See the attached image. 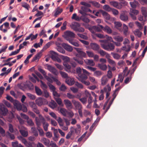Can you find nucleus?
I'll list each match as a JSON object with an SVG mask.
<instances>
[{
  "instance_id": "1",
  "label": "nucleus",
  "mask_w": 147,
  "mask_h": 147,
  "mask_svg": "<svg viewBox=\"0 0 147 147\" xmlns=\"http://www.w3.org/2000/svg\"><path fill=\"white\" fill-rule=\"evenodd\" d=\"M100 42L102 43L101 44L102 47L105 50L109 51H113L115 49V46L113 44L109 43L106 40H101Z\"/></svg>"
},
{
  "instance_id": "2",
  "label": "nucleus",
  "mask_w": 147,
  "mask_h": 147,
  "mask_svg": "<svg viewBox=\"0 0 147 147\" xmlns=\"http://www.w3.org/2000/svg\"><path fill=\"white\" fill-rule=\"evenodd\" d=\"M77 73L78 74V77L77 78L78 80L80 78H83L84 79L86 78V75H89V73L86 70L82 68L81 69L80 67H78L76 69Z\"/></svg>"
},
{
  "instance_id": "3",
  "label": "nucleus",
  "mask_w": 147,
  "mask_h": 147,
  "mask_svg": "<svg viewBox=\"0 0 147 147\" xmlns=\"http://www.w3.org/2000/svg\"><path fill=\"white\" fill-rule=\"evenodd\" d=\"M5 130L0 126V133L3 136H5L7 138H10L11 140H13L14 139L15 136L13 134L10 133L8 131L6 132V134H5Z\"/></svg>"
},
{
  "instance_id": "4",
  "label": "nucleus",
  "mask_w": 147,
  "mask_h": 147,
  "mask_svg": "<svg viewBox=\"0 0 147 147\" xmlns=\"http://www.w3.org/2000/svg\"><path fill=\"white\" fill-rule=\"evenodd\" d=\"M72 102L77 109L78 110V113L80 116L82 117L83 116L82 109V106L80 103L78 101H77L75 100H73Z\"/></svg>"
},
{
  "instance_id": "5",
  "label": "nucleus",
  "mask_w": 147,
  "mask_h": 147,
  "mask_svg": "<svg viewBox=\"0 0 147 147\" xmlns=\"http://www.w3.org/2000/svg\"><path fill=\"white\" fill-rule=\"evenodd\" d=\"M75 34L70 31H67L64 33L63 37L67 41H69L75 37Z\"/></svg>"
},
{
  "instance_id": "6",
  "label": "nucleus",
  "mask_w": 147,
  "mask_h": 147,
  "mask_svg": "<svg viewBox=\"0 0 147 147\" xmlns=\"http://www.w3.org/2000/svg\"><path fill=\"white\" fill-rule=\"evenodd\" d=\"M103 26L98 24L97 26H94L89 28V30L92 33H95L96 32H100L103 30Z\"/></svg>"
},
{
  "instance_id": "7",
  "label": "nucleus",
  "mask_w": 147,
  "mask_h": 147,
  "mask_svg": "<svg viewBox=\"0 0 147 147\" xmlns=\"http://www.w3.org/2000/svg\"><path fill=\"white\" fill-rule=\"evenodd\" d=\"M74 49L77 51L78 53L76 55V56L80 58H86V53L81 50V49L79 48H74Z\"/></svg>"
},
{
  "instance_id": "8",
  "label": "nucleus",
  "mask_w": 147,
  "mask_h": 147,
  "mask_svg": "<svg viewBox=\"0 0 147 147\" xmlns=\"http://www.w3.org/2000/svg\"><path fill=\"white\" fill-rule=\"evenodd\" d=\"M72 28L73 30L76 31H78L80 32H83L84 31V29L82 27L78 28L77 27H79L80 26V24L77 22H75L74 24H72Z\"/></svg>"
},
{
  "instance_id": "9",
  "label": "nucleus",
  "mask_w": 147,
  "mask_h": 147,
  "mask_svg": "<svg viewBox=\"0 0 147 147\" xmlns=\"http://www.w3.org/2000/svg\"><path fill=\"white\" fill-rule=\"evenodd\" d=\"M64 103L67 109H70L72 108L73 106L72 103L69 100L65 99L64 100Z\"/></svg>"
},
{
  "instance_id": "10",
  "label": "nucleus",
  "mask_w": 147,
  "mask_h": 147,
  "mask_svg": "<svg viewBox=\"0 0 147 147\" xmlns=\"http://www.w3.org/2000/svg\"><path fill=\"white\" fill-rule=\"evenodd\" d=\"M47 69L54 75L57 76L58 74V72L56 69L51 66L48 65L47 66Z\"/></svg>"
},
{
  "instance_id": "11",
  "label": "nucleus",
  "mask_w": 147,
  "mask_h": 147,
  "mask_svg": "<svg viewBox=\"0 0 147 147\" xmlns=\"http://www.w3.org/2000/svg\"><path fill=\"white\" fill-rule=\"evenodd\" d=\"M110 4L114 7L118 9H121L122 7V5L117 2L115 1H111L110 2Z\"/></svg>"
},
{
  "instance_id": "12",
  "label": "nucleus",
  "mask_w": 147,
  "mask_h": 147,
  "mask_svg": "<svg viewBox=\"0 0 147 147\" xmlns=\"http://www.w3.org/2000/svg\"><path fill=\"white\" fill-rule=\"evenodd\" d=\"M77 128H72L71 130L72 131L73 133H75L77 135H79L81 132V126L80 125L77 124Z\"/></svg>"
},
{
  "instance_id": "13",
  "label": "nucleus",
  "mask_w": 147,
  "mask_h": 147,
  "mask_svg": "<svg viewBox=\"0 0 147 147\" xmlns=\"http://www.w3.org/2000/svg\"><path fill=\"white\" fill-rule=\"evenodd\" d=\"M62 46L67 51L69 52H71L73 50L72 47L70 45L65 43H63Z\"/></svg>"
},
{
  "instance_id": "14",
  "label": "nucleus",
  "mask_w": 147,
  "mask_h": 147,
  "mask_svg": "<svg viewBox=\"0 0 147 147\" xmlns=\"http://www.w3.org/2000/svg\"><path fill=\"white\" fill-rule=\"evenodd\" d=\"M120 18L121 20L125 22H126L128 19L127 15L124 12H123L120 14Z\"/></svg>"
},
{
  "instance_id": "15",
  "label": "nucleus",
  "mask_w": 147,
  "mask_h": 147,
  "mask_svg": "<svg viewBox=\"0 0 147 147\" xmlns=\"http://www.w3.org/2000/svg\"><path fill=\"white\" fill-rule=\"evenodd\" d=\"M66 82L69 85L71 86L74 83L75 81L73 78L68 77L66 79Z\"/></svg>"
},
{
  "instance_id": "16",
  "label": "nucleus",
  "mask_w": 147,
  "mask_h": 147,
  "mask_svg": "<svg viewBox=\"0 0 147 147\" xmlns=\"http://www.w3.org/2000/svg\"><path fill=\"white\" fill-rule=\"evenodd\" d=\"M90 45L92 49L94 51H98L100 49V46L97 44L91 43Z\"/></svg>"
},
{
  "instance_id": "17",
  "label": "nucleus",
  "mask_w": 147,
  "mask_h": 147,
  "mask_svg": "<svg viewBox=\"0 0 147 147\" xmlns=\"http://www.w3.org/2000/svg\"><path fill=\"white\" fill-rule=\"evenodd\" d=\"M41 141L46 146L48 147L49 146L50 141L49 139L43 137L41 138Z\"/></svg>"
},
{
  "instance_id": "18",
  "label": "nucleus",
  "mask_w": 147,
  "mask_h": 147,
  "mask_svg": "<svg viewBox=\"0 0 147 147\" xmlns=\"http://www.w3.org/2000/svg\"><path fill=\"white\" fill-rule=\"evenodd\" d=\"M49 106L51 108L54 109L57 106L56 103L53 100H51V101L48 103Z\"/></svg>"
},
{
  "instance_id": "19",
  "label": "nucleus",
  "mask_w": 147,
  "mask_h": 147,
  "mask_svg": "<svg viewBox=\"0 0 147 147\" xmlns=\"http://www.w3.org/2000/svg\"><path fill=\"white\" fill-rule=\"evenodd\" d=\"M48 75L49 76H46L45 78L50 83L49 84H51V83H53V78L54 77L51 74H49Z\"/></svg>"
},
{
  "instance_id": "20",
  "label": "nucleus",
  "mask_w": 147,
  "mask_h": 147,
  "mask_svg": "<svg viewBox=\"0 0 147 147\" xmlns=\"http://www.w3.org/2000/svg\"><path fill=\"white\" fill-rule=\"evenodd\" d=\"M88 75H86V78L85 79L83 78H80V79L78 80L80 81H81L82 83L85 84L86 86H88L90 84V82L88 81H86V80L88 78L87 76Z\"/></svg>"
},
{
  "instance_id": "21",
  "label": "nucleus",
  "mask_w": 147,
  "mask_h": 147,
  "mask_svg": "<svg viewBox=\"0 0 147 147\" xmlns=\"http://www.w3.org/2000/svg\"><path fill=\"white\" fill-rule=\"evenodd\" d=\"M101 80V84L103 86L106 85L108 81L107 77L106 76H105L102 77Z\"/></svg>"
},
{
  "instance_id": "22",
  "label": "nucleus",
  "mask_w": 147,
  "mask_h": 147,
  "mask_svg": "<svg viewBox=\"0 0 147 147\" xmlns=\"http://www.w3.org/2000/svg\"><path fill=\"white\" fill-rule=\"evenodd\" d=\"M14 105L18 111L21 110L22 108V106L21 104L18 101H16L14 103Z\"/></svg>"
},
{
  "instance_id": "23",
  "label": "nucleus",
  "mask_w": 147,
  "mask_h": 147,
  "mask_svg": "<svg viewBox=\"0 0 147 147\" xmlns=\"http://www.w3.org/2000/svg\"><path fill=\"white\" fill-rule=\"evenodd\" d=\"M101 12L104 18L107 20H109L110 19V17L109 14L106 11L103 10H101Z\"/></svg>"
},
{
  "instance_id": "24",
  "label": "nucleus",
  "mask_w": 147,
  "mask_h": 147,
  "mask_svg": "<svg viewBox=\"0 0 147 147\" xmlns=\"http://www.w3.org/2000/svg\"><path fill=\"white\" fill-rule=\"evenodd\" d=\"M0 109L1 111L2 114L3 116H5L6 115L8 110L5 106H3L1 107H0Z\"/></svg>"
},
{
  "instance_id": "25",
  "label": "nucleus",
  "mask_w": 147,
  "mask_h": 147,
  "mask_svg": "<svg viewBox=\"0 0 147 147\" xmlns=\"http://www.w3.org/2000/svg\"><path fill=\"white\" fill-rule=\"evenodd\" d=\"M129 4L132 8H136L138 4V2L134 0L133 1L130 2Z\"/></svg>"
},
{
  "instance_id": "26",
  "label": "nucleus",
  "mask_w": 147,
  "mask_h": 147,
  "mask_svg": "<svg viewBox=\"0 0 147 147\" xmlns=\"http://www.w3.org/2000/svg\"><path fill=\"white\" fill-rule=\"evenodd\" d=\"M85 62L87 65H90L92 66H94L95 63L93 60L92 59H86L84 61Z\"/></svg>"
},
{
  "instance_id": "27",
  "label": "nucleus",
  "mask_w": 147,
  "mask_h": 147,
  "mask_svg": "<svg viewBox=\"0 0 147 147\" xmlns=\"http://www.w3.org/2000/svg\"><path fill=\"white\" fill-rule=\"evenodd\" d=\"M103 30L109 34L111 33L112 32L111 28L107 26H105V27H103Z\"/></svg>"
},
{
  "instance_id": "28",
  "label": "nucleus",
  "mask_w": 147,
  "mask_h": 147,
  "mask_svg": "<svg viewBox=\"0 0 147 147\" xmlns=\"http://www.w3.org/2000/svg\"><path fill=\"white\" fill-rule=\"evenodd\" d=\"M114 39L117 41L121 42L123 40V37L119 36H115L113 37Z\"/></svg>"
},
{
  "instance_id": "29",
  "label": "nucleus",
  "mask_w": 147,
  "mask_h": 147,
  "mask_svg": "<svg viewBox=\"0 0 147 147\" xmlns=\"http://www.w3.org/2000/svg\"><path fill=\"white\" fill-rule=\"evenodd\" d=\"M36 93L38 96L41 95L42 94V92L40 89L36 86L35 87Z\"/></svg>"
},
{
  "instance_id": "30",
  "label": "nucleus",
  "mask_w": 147,
  "mask_h": 147,
  "mask_svg": "<svg viewBox=\"0 0 147 147\" xmlns=\"http://www.w3.org/2000/svg\"><path fill=\"white\" fill-rule=\"evenodd\" d=\"M82 16L80 17L77 16L76 13H75L73 14L72 16L71 17V19H74L76 21H80L82 19Z\"/></svg>"
},
{
  "instance_id": "31",
  "label": "nucleus",
  "mask_w": 147,
  "mask_h": 147,
  "mask_svg": "<svg viewBox=\"0 0 147 147\" xmlns=\"http://www.w3.org/2000/svg\"><path fill=\"white\" fill-rule=\"evenodd\" d=\"M69 42V43L77 47L79 46V44L78 43V42L74 41L73 39L71 40H70Z\"/></svg>"
},
{
  "instance_id": "32",
  "label": "nucleus",
  "mask_w": 147,
  "mask_h": 147,
  "mask_svg": "<svg viewBox=\"0 0 147 147\" xmlns=\"http://www.w3.org/2000/svg\"><path fill=\"white\" fill-rule=\"evenodd\" d=\"M41 57V53H39L37 54L32 59V61L33 62L37 59H39Z\"/></svg>"
},
{
  "instance_id": "33",
  "label": "nucleus",
  "mask_w": 147,
  "mask_h": 147,
  "mask_svg": "<svg viewBox=\"0 0 147 147\" xmlns=\"http://www.w3.org/2000/svg\"><path fill=\"white\" fill-rule=\"evenodd\" d=\"M11 144L13 147H23L21 144H19L17 141L13 142Z\"/></svg>"
},
{
  "instance_id": "34",
  "label": "nucleus",
  "mask_w": 147,
  "mask_h": 147,
  "mask_svg": "<svg viewBox=\"0 0 147 147\" xmlns=\"http://www.w3.org/2000/svg\"><path fill=\"white\" fill-rule=\"evenodd\" d=\"M98 67L103 70H105L107 69V65L105 64H98Z\"/></svg>"
},
{
  "instance_id": "35",
  "label": "nucleus",
  "mask_w": 147,
  "mask_h": 147,
  "mask_svg": "<svg viewBox=\"0 0 147 147\" xmlns=\"http://www.w3.org/2000/svg\"><path fill=\"white\" fill-rule=\"evenodd\" d=\"M36 101V104L39 106H40L43 104V100L41 98H39Z\"/></svg>"
},
{
  "instance_id": "36",
  "label": "nucleus",
  "mask_w": 147,
  "mask_h": 147,
  "mask_svg": "<svg viewBox=\"0 0 147 147\" xmlns=\"http://www.w3.org/2000/svg\"><path fill=\"white\" fill-rule=\"evenodd\" d=\"M20 132L21 135L24 137H26L28 135V132L24 130H20Z\"/></svg>"
},
{
  "instance_id": "37",
  "label": "nucleus",
  "mask_w": 147,
  "mask_h": 147,
  "mask_svg": "<svg viewBox=\"0 0 147 147\" xmlns=\"http://www.w3.org/2000/svg\"><path fill=\"white\" fill-rule=\"evenodd\" d=\"M123 29L124 34L126 35L128 32V28L127 26L125 24H123Z\"/></svg>"
},
{
  "instance_id": "38",
  "label": "nucleus",
  "mask_w": 147,
  "mask_h": 147,
  "mask_svg": "<svg viewBox=\"0 0 147 147\" xmlns=\"http://www.w3.org/2000/svg\"><path fill=\"white\" fill-rule=\"evenodd\" d=\"M141 12L145 18L147 17V11L145 8H142L141 9Z\"/></svg>"
},
{
  "instance_id": "39",
  "label": "nucleus",
  "mask_w": 147,
  "mask_h": 147,
  "mask_svg": "<svg viewBox=\"0 0 147 147\" xmlns=\"http://www.w3.org/2000/svg\"><path fill=\"white\" fill-rule=\"evenodd\" d=\"M73 59L80 64L82 65L83 64L84 62L82 60H80L76 57H74Z\"/></svg>"
},
{
  "instance_id": "40",
  "label": "nucleus",
  "mask_w": 147,
  "mask_h": 147,
  "mask_svg": "<svg viewBox=\"0 0 147 147\" xmlns=\"http://www.w3.org/2000/svg\"><path fill=\"white\" fill-rule=\"evenodd\" d=\"M129 13H131L136 15H137L139 13V11L137 10L131 8L130 9Z\"/></svg>"
},
{
  "instance_id": "41",
  "label": "nucleus",
  "mask_w": 147,
  "mask_h": 147,
  "mask_svg": "<svg viewBox=\"0 0 147 147\" xmlns=\"http://www.w3.org/2000/svg\"><path fill=\"white\" fill-rule=\"evenodd\" d=\"M60 112L64 116H66L67 111L66 109L64 108H61L60 109Z\"/></svg>"
},
{
  "instance_id": "42",
  "label": "nucleus",
  "mask_w": 147,
  "mask_h": 147,
  "mask_svg": "<svg viewBox=\"0 0 147 147\" xmlns=\"http://www.w3.org/2000/svg\"><path fill=\"white\" fill-rule=\"evenodd\" d=\"M55 119L59 123L60 126H63V120L62 119L59 117H57Z\"/></svg>"
},
{
  "instance_id": "43",
  "label": "nucleus",
  "mask_w": 147,
  "mask_h": 147,
  "mask_svg": "<svg viewBox=\"0 0 147 147\" xmlns=\"http://www.w3.org/2000/svg\"><path fill=\"white\" fill-rule=\"evenodd\" d=\"M35 121L36 125L38 128H40L41 125V121L39 119H38L37 117L35 118Z\"/></svg>"
},
{
  "instance_id": "44",
  "label": "nucleus",
  "mask_w": 147,
  "mask_h": 147,
  "mask_svg": "<svg viewBox=\"0 0 147 147\" xmlns=\"http://www.w3.org/2000/svg\"><path fill=\"white\" fill-rule=\"evenodd\" d=\"M27 95L30 99L34 100L36 99V96L30 93H27Z\"/></svg>"
},
{
  "instance_id": "45",
  "label": "nucleus",
  "mask_w": 147,
  "mask_h": 147,
  "mask_svg": "<svg viewBox=\"0 0 147 147\" xmlns=\"http://www.w3.org/2000/svg\"><path fill=\"white\" fill-rule=\"evenodd\" d=\"M57 50L59 52L63 54L65 53V51L61 47L58 46L57 47Z\"/></svg>"
},
{
  "instance_id": "46",
  "label": "nucleus",
  "mask_w": 147,
  "mask_h": 147,
  "mask_svg": "<svg viewBox=\"0 0 147 147\" xmlns=\"http://www.w3.org/2000/svg\"><path fill=\"white\" fill-rule=\"evenodd\" d=\"M89 2L92 3L93 5L97 8H98L100 7V4L98 2L93 1H90Z\"/></svg>"
},
{
  "instance_id": "47",
  "label": "nucleus",
  "mask_w": 147,
  "mask_h": 147,
  "mask_svg": "<svg viewBox=\"0 0 147 147\" xmlns=\"http://www.w3.org/2000/svg\"><path fill=\"white\" fill-rule=\"evenodd\" d=\"M127 48L126 46L123 47L121 48V49L125 51L126 52L129 51L130 49V46L129 45H127Z\"/></svg>"
},
{
  "instance_id": "48",
  "label": "nucleus",
  "mask_w": 147,
  "mask_h": 147,
  "mask_svg": "<svg viewBox=\"0 0 147 147\" xmlns=\"http://www.w3.org/2000/svg\"><path fill=\"white\" fill-rule=\"evenodd\" d=\"M27 122L29 126H33L34 125V123L32 120L31 119H28L27 120Z\"/></svg>"
},
{
  "instance_id": "49",
  "label": "nucleus",
  "mask_w": 147,
  "mask_h": 147,
  "mask_svg": "<svg viewBox=\"0 0 147 147\" xmlns=\"http://www.w3.org/2000/svg\"><path fill=\"white\" fill-rule=\"evenodd\" d=\"M18 138L19 140L21 141L25 145L28 142L24 138L21 136H18Z\"/></svg>"
},
{
  "instance_id": "50",
  "label": "nucleus",
  "mask_w": 147,
  "mask_h": 147,
  "mask_svg": "<svg viewBox=\"0 0 147 147\" xmlns=\"http://www.w3.org/2000/svg\"><path fill=\"white\" fill-rule=\"evenodd\" d=\"M63 10L62 9H59V8H57V10L55 12V16H57L58 15L61 13L63 11Z\"/></svg>"
},
{
  "instance_id": "51",
  "label": "nucleus",
  "mask_w": 147,
  "mask_h": 147,
  "mask_svg": "<svg viewBox=\"0 0 147 147\" xmlns=\"http://www.w3.org/2000/svg\"><path fill=\"white\" fill-rule=\"evenodd\" d=\"M43 124V126L44 130L45 131H47L48 130V127L49 126V124L46 122Z\"/></svg>"
},
{
  "instance_id": "52",
  "label": "nucleus",
  "mask_w": 147,
  "mask_h": 147,
  "mask_svg": "<svg viewBox=\"0 0 147 147\" xmlns=\"http://www.w3.org/2000/svg\"><path fill=\"white\" fill-rule=\"evenodd\" d=\"M94 76L97 77H99L102 75V73L100 71H97L94 72Z\"/></svg>"
},
{
  "instance_id": "53",
  "label": "nucleus",
  "mask_w": 147,
  "mask_h": 147,
  "mask_svg": "<svg viewBox=\"0 0 147 147\" xmlns=\"http://www.w3.org/2000/svg\"><path fill=\"white\" fill-rule=\"evenodd\" d=\"M60 73L61 76L62 77L64 78H68L67 74V73L65 72L61 71L60 72Z\"/></svg>"
},
{
  "instance_id": "54",
  "label": "nucleus",
  "mask_w": 147,
  "mask_h": 147,
  "mask_svg": "<svg viewBox=\"0 0 147 147\" xmlns=\"http://www.w3.org/2000/svg\"><path fill=\"white\" fill-rule=\"evenodd\" d=\"M134 34L135 35H137L139 37H140L142 36V33L139 30H137L134 32Z\"/></svg>"
},
{
  "instance_id": "55",
  "label": "nucleus",
  "mask_w": 147,
  "mask_h": 147,
  "mask_svg": "<svg viewBox=\"0 0 147 147\" xmlns=\"http://www.w3.org/2000/svg\"><path fill=\"white\" fill-rule=\"evenodd\" d=\"M79 100L82 103L85 104L87 102V98L86 97H85L81 98H80Z\"/></svg>"
},
{
  "instance_id": "56",
  "label": "nucleus",
  "mask_w": 147,
  "mask_h": 147,
  "mask_svg": "<svg viewBox=\"0 0 147 147\" xmlns=\"http://www.w3.org/2000/svg\"><path fill=\"white\" fill-rule=\"evenodd\" d=\"M37 128L38 130L39 133V135L41 136H43L44 135V133L40 127Z\"/></svg>"
},
{
  "instance_id": "57",
  "label": "nucleus",
  "mask_w": 147,
  "mask_h": 147,
  "mask_svg": "<svg viewBox=\"0 0 147 147\" xmlns=\"http://www.w3.org/2000/svg\"><path fill=\"white\" fill-rule=\"evenodd\" d=\"M80 4L81 5L85 6L88 7H91V5L90 4L86 3L85 2L82 1L81 2Z\"/></svg>"
},
{
  "instance_id": "58",
  "label": "nucleus",
  "mask_w": 147,
  "mask_h": 147,
  "mask_svg": "<svg viewBox=\"0 0 147 147\" xmlns=\"http://www.w3.org/2000/svg\"><path fill=\"white\" fill-rule=\"evenodd\" d=\"M98 52L102 56H104L107 53L106 52L101 49H100Z\"/></svg>"
},
{
  "instance_id": "59",
  "label": "nucleus",
  "mask_w": 147,
  "mask_h": 147,
  "mask_svg": "<svg viewBox=\"0 0 147 147\" xmlns=\"http://www.w3.org/2000/svg\"><path fill=\"white\" fill-rule=\"evenodd\" d=\"M63 65L66 69L69 70L71 69V66L69 65L67 63V62H64L63 63Z\"/></svg>"
},
{
  "instance_id": "60",
  "label": "nucleus",
  "mask_w": 147,
  "mask_h": 147,
  "mask_svg": "<svg viewBox=\"0 0 147 147\" xmlns=\"http://www.w3.org/2000/svg\"><path fill=\"white\" fill-rule=\"evenodd\" d=\"M8 128L9 131L11 133H13L14 132V129L13 125L9 123L8 125Z\"/></svg>"
},
{
  "instance_id": "61",
  "label": "nucleus",
  "mask_w": 147,
  "mask_h": 147,
  "mask_svg": "<svg viewBox=\"0 0 147 147\" xmlns=\"http://www.w3.org/2000/svg\"><path fill=\"white\" fill-rule=\"evenodd\" d=\"M112 54L114 58L116 59H119L120 58V56L117 53H112Z\"/></svg>"
},
{
  "instance_id": "62",
  "label": "nucleus",
  "mask_w": 147,
  "mask_h": 147,
  "mask_svg": "<svg viewBox=\"0 0 147 147\" xmlns=\"http://www.w3.org/2000/svg\"><path fill=\"white\" fill-rule=\"evenodd\" d=\"M22 7L25 8L28 10H29V8L30 7L29 5L26 3H24L22 4Z\"/></svg>"
},
{
  "instance_id": "63",
  "label": "nucleus",
  "mask_w": 147,
  "mask_h": 147,
  "mask_svg": "<svg viewBox=\"0 0 147 147\" xmlns=\"http://www.w3.org/2000/svg\"><path fill=\"white\" fill-rule=\"evenodd\" d=\"M57 55V53L56 52L53 51H52L51 52V58L52 59H56V57L55 55Z\"/></svg>"
},
{
  "instance_id": "64",
  "label": "nucleus",
  "mask_w": 147,
  "mask_h": 147,
  "mask_svg": "<svg viewBox=\"0 0 147 147\" xmlns=\"http://www.w3.org/2000/svg\"><path fill=\"white\" fill-rule=\"evenodd\" d=\"M86 53L89 57H94V54L93 52L90 51H86Z\"/></svg>"
}]
</instances>
